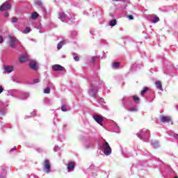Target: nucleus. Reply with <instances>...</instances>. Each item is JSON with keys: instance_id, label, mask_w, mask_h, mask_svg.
Wrapping results in <instances>:
<instances>
[{"instance_id": "obj_1", "label": "nucleus", "mask_w": 178, "mask_h": 178, "mask_svg": "<svg viewBox=\"0 0 178 178\" xmlns=\"http://www.w3.org/2000/svg\"><path fill=\"white\" fill-rule=\"evenodd\" d=\"M137 137L145 143H148L149 140V131L147 129H143L136 134Z\"/></svg>"}, {"instance_id": "obj_2", "label": "nucleus", "mask_w": 178, "mask_h": 178, "mask_svg": "<svg viewBox=\"0 0 178 178\" xmlns=\"http://www.w3.org/2000/svg\"><path fill=\"white\" fill-rule=\"evenodd\" d=\"M9 38V42H10V47L11 48H16L17 45H20V41L15 37V35H10L8 36Z\"/></svg>"}, {"instance_id": "obj_3", "label": "nucleus", "mask_w": 178, "mask_h": 178, "mask_svg": "<svg viewBox=\"0 0 178 178\" xmlns=\"http://www.w3.org/2000/svg\"><path fill=\"white\" fill-rule=\"evenodd\" d=\"M20 94H22V91L17 90L16 89L8 90L7 91V95H10L11 97H13L14 98H17L18 99H19L20 98Z\"/></svg>"}, {"instance_id": "obj_4", "label": "nucleus", "mask_w": 178, "mask_h": 178, "mask_svg": "<svg viewBox=\"0 0 178 178\" xmlns=\"http://www.w3.org/2000/svg\"><path fill=\"white\" fill-rule=\"evenodd\" d=\"M102 148L104 150V155H111L112 154V148H111V146H109V143L106 142V140H104V143L102 145Z\"/></svg>"}, {"instance_id": "obj_5", "label": "nucleus", "mask_w": 178, "mask_h": 178, "mask_svg": "<svg viewBox=\"0 0 178 178\" xmlns=\"http://www.w3.org/2000/svg\"><path fill=\"white\" fill-rule=\"evenodd\" d=\"M92 118L96 122V123H98L102 127H104V124H102V122L104 120V117L102 115H97L95 114L92 115Z\"/></svg>"}, {"instance_id": "obj_6", "label": "nucleus", "mask_w": 178, "mask_h": 178, "mask_svg": "<svg viewBox=\"0 0 178 178\" xmlns=\"http://www.w3.org/2000/svg\"><path fill=\"white\" fill-rule=\"evenodd\" d=\"M43 170H45L46 173L51 172V163H49V160H44L43 163Z\"/></svg>"}, {"instance_id": "obj_7", "label": "nucleus", "mask_w": 178, "mask_h": 178, "mask_svg": "<svg viewBox=\"0 0 178 178\" xmlns=\"http://www.w3.org/2000/svg\"><path fill=\"white\" fill-rule=\"evenodd\" d=\"M97 92H98V89L94 87V83H91L90 88L88 90V94L90 97H95L97 95Z\"/></svg>"}, {"instance_id": "obj_8", "label": "nucleus", "mask_w": 178, "mask_h": 178, "mask_svg": "<svg viewBox=\"0 0 178 178\" xmlns=\"http://www.w3.org/2000/svg\"><path fill=\"white\" fill-rule=\"evenodd\" d=\"M58 19L61 20L63 23H68L69 22V17H67V15L65 14L63 12H60L58 13Z\"/></svg>"}, {"instance_id": "obj_9", "label": "nucleus", "mask_w": 178, "mask_h": 178, "mask_svg": "<svg viewBox=\"0 0 178 178\" xmlns=\"http://www.w3.org/2000/svg\"><path fill=\"white\" fill-rule=\"evenodd\" d=\"M12 8V5L9 3H3L0 7L1 12H3V10H9Z\"/></svg>"}, {"instance_id": "obj_10", "label": "nucleus", "mask_w": 178, "mask_h": 178, "mask_svg": "<svg viewBox=\"0 0 178 178\" xmlns=\"http://www.w3.org/2000/svg\"><path fill=\"white\" fill-rule=\"evenodd\" d=\"M67 169L68 172H73L74 170V161L68 162Z\"/></svg>"}, {"instance_id": "obj_11", "label": "nucleus", "mask_w": 178, "mask_h": 178, "mask_svg": "<svg viewBox=\"0 0 178 178\" xmlns=\"http://www.w3.org/2000/svg\"><path fill=\"white\" fill-rule=\"evenodd\" d=\"M53 70H54L55 72H62V70H63V66L60 65H54L52 67Z\"/></svg>"}, {"instance_id": "obj_12", "label": "nucleus", "mask_w": 178, "mask_h": 178, "mask_svg": "<svg viewBox=\"0 0 178 178\" xmlns=\"http://www.w3.org/2000/svg\"><path fill=\"white\" fill-rule=\"evenodd\" d=\"M29 97H30V95L29 94V92L21 91V94L19 95V99H26L29 98Z\"/></svg>"}, {"instance_id": "obj_13", "label": "nucleus", "mask_w": 178, "mask_h": 178, "mask_svg": "<svg viewBox=\"0 0 178 178\" xmlns=\"http://www.w3.org/2000/svg\"><path fill=\"white\" fill-rule=\"evenodd\" d=\"M4 70L6 73H12V72H13V70H15V68L13 67V66L6 65L4 67Z\"/></svg>"}, {"instance_id": "obj_14", "label": "nucleus", "mask_w": 178, "mask_h": 178, "mask_svg": "<svg viewBox=\"0 0 178 178\" xmlns=\"http://www.w3.org/2000/svg\"><path fill=\"white\" fill-rule=\"evenodd\" d=\"M29 66L32 70H38V65H37L35 61L31 62Z\"/></svg>"}, {"instance_id": "obj_15", "label": "nucleus", "mask_w": 178, "mask_h": 178, "mask_svg": "<svg viewBox=\"0 0 178 178\" xmlns=\"http://www.w3.org/2000/svg\"><path fill=\"white\" fill-rule=\"evenodd\" d=\"M161 122L163 123H168V122H170V117L162 116L161 118Z\"/></svg>"}, {"instance_id": "obj_16", "label": "nucleus", "mask_w": 178, "mask_h": 178, "mask_svg": "<svg viewBox=\"0 0 178 178\" xmlns=\"http://www.w3.org/2000/svg\"><path fill=\"white\" fill-rule=\"evenodd\" d=\"M29 60V56L24 55L22 56L19 58V62L23 63V62H27Z\"/></svg>"}, {"instance_id": "obj_17", "label": "nucleus", "mask_w": 178, "mask_h": 178, "mask_svg": "<svg viewBox=\"0 0 178 178\" xmlns=\"http://www.w3.org/2000/svg\"><path fill=\"white\" fill-rule=\"evenodd\" d=\"M6 172H5V170L3 168H1L0 169V178H6Z\"/></svg>"}, {"instance_id": "obj_18", "label": "nucleus", "mask_w": 178, "mask_h": 178, "mask_svg": "<svg viewBox=\"0 0 178 178\" xmlns=\"http://www.w3.org/2000/svg\"><path fill=\"white\" fill-rule=\"evenodd\" d=\"M113 131H115V133H120V128L119 127V126H118V124L116 123L113 124Z\"/></svg>"}, {"instance_id": "obj_19", "label": "nucleus", "mask_w": 178, "mask_h": 178, "mask_svg": "<svg viewBox=\"0 0 178 178\" xmlns=\"http://www.w3.org/2000/svg\"><path fill=\"white\" fill-rule=\"evenodd\" d=\"M65 44H66V41H65V40L60 42L57 45V49H61L62 47H63V45H65Z\"/></svg>"}, {"instance_id": "obj_20", "label": "nucleus", "mask_w": 178, "mask_h": 178, "mask_svg": "<svg viewBox=\"0 0 178 178\" xmlns=\"http://www.w3.org/2000/svg\"><path fill=\"white\" fill-rule=\"evenodd\" d=\"M156 88H158L159 90H162V83H161V81H157L155 82Z\"/></svg>"}, {"instance_id": "obj_21", "label": "nucleus", "mask_w": 178, "mask_h": 178, "mask_svg": "<svg viewBox=\"0 0 178 178\" xmlns=\"http://www.w3.org/2000/svg\"><path fill=\"white\" fill-rule=\"evenodd\" d=\"M30 31H31V29H30V27L27 26L25 30L22 31V33L23 34H29V33H30Z\"/></svg>"}, {"instance_id": "obj_22", "label": "nucleus", "mask_w": 178, "mask_h": 178, "mask_svg": "<svg viewBox=\"0 0 178 178\" xmlns=\"http://www.w3.org/2000/svg\"><path fill=\"white\" fill-rule=\"evenodd\" d=\"M91 147H92V143H91V142H87V143L85 144V148H86V149H90V148H91Z\"/></svg>"}, {"instance_id": "obj_23", "label": "nucleus", "mask_w": 178, "mask_h": 178, "mask_svg": "<svg viewBox=\"0 0 178 178\" xmlns=\"http://www.w3.org/2000/svg\"><path fill=\"white\" fill-rule=\"evenodd\" d=\"M38 17V13L37 12H34L31 14V19L33 20H35Z\"/></svg>"}, {"instance_id": "obj_24", "label": "nucleus", "mask_w": 178, "mask_h": 178, "mask_svg": "<svg viewBox=\"0 0 178 178\" xmlns=\"http://www.w3.org/2000/svg\"><path fill=\"white\" fill-rule=\"evenodd\" d=\"M128 111H129V112H137V111H138V108H137L136 106H134L128 108Z\"/></svg>"}, {"instance_id": "obj_25", "label": "nucleus", "mask_w": 178, "mask_h": 178, "mask_svg": "<svg viewBox=\"0 0 178 178\" xmlns=\"http://www.w3.org/2000/svg\"><path fill=\"white\" fill-rule=\"evenodd\" d=\"M120 65V64L119 63H114L112 64V67H113V69H118V67H119Z\"/></svg>"}, {"instance_id": "obj_26", "label": "nucleus", "mask_w": 178, "mask_h": 178, "mask_svg": "<svg viewBox=\"0 0 178 178\" xmlns=\"http://www.w3.org/2000/svg\"><path fill=\"white\" fill-rule=\"evenodd\" d=\"M61 111L63 112H67V111H69V108H67V107L65 105H63L61 106Z\"/></svg>"}, {"instance_id": "obj_27", "label": "nucleus", "mask_w": 178, "mask_h": 178, "mask_svg": "<svg viewBox=\"0 0 178 178\" xmlns=\"http://www.w3.org/2000/svg\"><path fill=\"white\" fill-rule=\"evenodd\" d=\"M154 148H158L159 147V141H154L153 143Z\"/></svg>"}, {"instance_id": "obj_28", "label": "nucleus", "mask_w": 178, "mask_h": 178, "mask_svg": "<svg viewBox=\"0 0 178 178\" xmlns=\"http://www.w3.org/2000/svg\"><path fill=\"white\" fill-rule=\"evenodd\" d=\"M110 26H111V27L116 26V19H113L110 21Z\"/></svg>"}, {"instance_id": "obj_29", "label": "nucleus", "mask_w": 178, "mask_h": 178, "mask_svg": "<svg viewBox=\"0 0 178 178\" xmlns=\"http://www.w3.org/2000/svg\"><path fill=\"white\" fill-rule=\"evenodd\" d=\"M152 23H158V22H159V17H154V18L152 19Z\"/></svg>"}, {"instance_id": "obj_30", "label": "nucleus", "mask_w": 178, "mask_h": 178, "mask_svg": "<svg viewBox=\"0 0 178 178\" xmlns=\"http://www.w3.org/2000/svg\"><path fill=\"white\" fill-rule=\"evenodd\" d=\"M147 90H148V88L147 87H145L143 88V90L140 92L141 95H144V93L147 92Z\"/></svg>"}, {"instance_id": "obj_31", "label": "nucleus", "mask_w": 178, "mask_h": 178, "mask_svg": "<svg viewBox=\"0 0 178 178\" xmlns=\"http://www.w3.org/2000/svg\"><path fill=\"white\" fill-rule=\"evenodd\" d=\"M44 94H49L51 92V88H46L44 90Z\"/></svg>"}, {"instance_id": "obj_32", "label": "nucleus", "mask_w": 178, "mask_h": 178, "mask_svg": "<svg viewBox=\"0 0 178 178\" xmlns=\"http://www.w3.org/2000/svg\"><path fill=\"white\" fill-rule=\"evenodd\" d=\"M133 99L135 101V102H140V98L137 96H134Z\"/></svg>"}, {"instance_id": "obj_33", "label": "nucleus", "mask_w": 178, "mask_h": 178, "mask_svg": "<svg viewBox=\"0 0 178 178\" xmlns=\"http://www.w3.org/2000/svg\"><path fill=\"white\" fill-rule=\"evenodd\" d=\"M44 104H45L46 105H49V104H50V103H49V99L45 98V99H44Z\"/></svg>"}, {"instance_id": "obj_34", "label": "nucleus", "mask_w": 178, "mask_h": 178, "mask_svg": "<svg viewBox=\"0 0 178 178\" xmlns=\"http://www.w3.org/2000/svg\"><path fill=\"white\" fill-rule=\"evenodd\" d=\"M98 102H99V104H100V105H104V99H102V98L99 99Z\"/></svg>"}, {"instance_id": "obj_35", "label": "nucleus", "mask_w": 178, "mask_h": 178, "mask_svg": "<svg viewBox=\"0 0 178 178\" xmlns=\"http://www.w3.org/2000/svg\"><path fill=\"white\" fill-rule=\"evenodd\" d=\"M33 83L36 84L37 83H40V79H35L33 80Z\"/></svg>"}, {"instance_id": "obj_36", "label": "nucleus", "mask_w": 178, "mask_h": 178, "mask_svg": "<svg viewBox=\"0 0 178 178\" xmlns=\"http://www.w3.org/2000/svg\"><path fill=\"white\" fill-rule=\"evenodd\" d=\"M74 59L76 62H79L80 58H79V56H74Z\"/></svg>"}, {"instance_id": "obj_37", "label": "nucleus", "mask_w": 178, "mask_h": 178, "mask_svg": "<svg viewBox=\"0 0 178 178\" xmlns=\"http://www.w3.org/2000/svg\"><path fill=\"white\" fill-rule=\"evenodd\" d=\"M58 149H59V146L56 145V146L54 147V151H55V152H56V151H58Z\"/></svg>"}, {"instance_id": "obj_38", "label": "nucleus", "mask_w": 178, "mask_h": 178, "mask_svg": "<svg viewBox=\"0 0 178 178\" xmlns=\"http://www.w3.org/2000/svg\"><path fill=\"white\" fill-rule=\"evenodd\" d=\"M13 23H17V18L13 17Z\"/></svg>"}, {"instance_id": "obj_39", "label": "nucleus", "mask_w": 178, "mask_h": 178, "mask_svg": "<svg viewBox=\"0 0 178 178\" xmlns=\"http://www.w3.org/2000/svg\"><path fill=\"white\" fill-rule=\"evenodd\" d=\"M128 19H129V20H133V19H134V17H133V15H129V16H128Z\"/></svg>"}, {"instance_id": "obj_40", "label": "nucleus", "mask_w": 178, "mask_h": 178, "mask_svg": "<svg viewBox=\"0 0 178 178\" xmlns=\"http://www.w3.org/2000/svg\"><path fill=\"white\" fill-rule=\"evenodd\" d=\"M3 42V38L0 35V44H2Z\"/></svg>"}, {"instance_id": "obj_41", "label": "nucleus", "mask_w": 178, "mask_h": 178, "mask_svg": "<svg viewBox=\"0 0 178 178\" xmlns=\"http://www.w3.org/2000/svg\"><path fill=\"white\" fill-rule=\"evenodd\" d=\"M3 91V88L2 86H0V94H2Z\"/></svg>"}, {"instance_id": "obj_42", "label": "nucleus", "mask_w": 178, "mask_h": 178, "mask_svg": "<svg viewBox=\"0 0 178 178\" xmlns=\"http://www.w3.org/2000/svg\"><path fill=\"white\" fill-rule=\"evenodd\" d=\"M31 116H35V111H33L31 113Z\"/></svg>"}, {"instance_id": "obj_43", "label": "nucleus", "mask_w": 178, "mask_h": 178, "mask_svg": "<svg viewBox=\"0 0 178 178\" xmlns=\"http://www.w3.org/2000/svg\"><path fill=\"white\" fill-rule=\"evenodd\" d=\"M5 17H9V13H8V12L5 13Z\"/></svg>"}, {"instance_id": "obj_44", "label": "nucleus", "mask_w": 178, "mask_h": 178, "mask_svg": "<svg viewBox=\"0 0 178 178\" xmlns=\"http://www.w3.org/2000/svg\"><path fill=\"white\" fill-rule=\"evenodd\" d=\"M15 149H16V146H15V147H14L13 149H11L10 152H12V151H15Z\"/></svg>"}, {"instance_id": "obj_45", "label": "nucleus", "mask_w": 178, "mask_h": 178, "mask_svg": "<svg viewBox=\"0 0 178 178\" xmlns=\"http://www.w3.org/2000/svg\"><path fill=\"white\" fill-rule=\"evenodd\" d=\"M36 3H37L38 5H41V2H40V1H38Z\"/></svg>"}, {"instance_id": "obj_46", "label": "nucleus", "mask_w": 178, "mask_h": 178, "mask_svg": "<svg viewBox=\"0 0 178 178\" xmlns=\"http://www.w3.org/2000/svg\"><path fill=\"white\" fill-rule=\"evenodd\" d=\"M126 99V97H124L123 98H122V101H124Z\"/></svg>"}, {"instance_id": "obj_47", "label": "nucleus", "mask_w": 178, "mask_h": 178, "mask_svg": "<svg viewBox=\"0 0 178 178\" xmlns=\"http://www.w3.org/2000/svg\"><path fill=\"white\" fill-rule=\"evenodd\" d=\"M99 84H101L102 86V87H104V85L102 84V82H99Z\"/></svg>"}, {"instance_id": "obj_48", "label": "nucleus", "mask_w": 178, "mask_h": 178, "mask_svg": "<svg viewBox=\"0 0 178 178\" xmlns=\"http://www.w3.org/2000/svg\"><path fill=\"white\" fill-rule=\"evenodd\" d=\"M115 1H122V0H115Z\"/></svg>"}, {"instance_id": "obj_49", "label": "nucleus", "mask_w": 178, "mask_h": 178, "mask_svg": "<svg viewBox=\"0 0 178 178\" xmlns=\"http://www.w3.org/2000/svg\"><path fill=\"white\" fill-rule=\"evenodd\" d=\"M0 113H1V115H2V111H1Z\"/></svg>"}]
</instances>
